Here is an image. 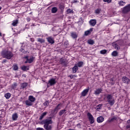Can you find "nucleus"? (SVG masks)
Returning <instances> with one entry per match:
<instances>
[{
	"label": "nucleus",
	"instance_id": "obj_1",
	"mask_svg": "<svg viewBox=\"0 0 130 130\" xmlns=\"http://www.w3.org/2000/svg\"><path fill=\"white\" fill-rule=\"evenodd\" d=\"M1 55L3 57L7 59H11V58L14 56V54H13V53L10 51H3L1 53Z\"/></svg>",
	"mask_w": 130,
	"mask_h": 130
},
{
	"label": "nucleus",
	"instance_id": "obj_2",
	"mask_svg": "<svg viewBox=\"0 0 130 130\" xmlns=\"http://www.w3.org/2000/svg\"><path fill=\"white\" fill-rule=\"evenodd\" d=\"M107 102L109 103L110 106H113L115 103V99L112 94H108L106 96Z\"/></svg>",
	"mask_w": 130,
	"mask_h": 130
},
{
	"label": "nucleus",
	"instance_id": "obj_3",
	"mask_svg": "<svg viewBox=\"0 0 130 130\" xmlns=\"http://www.w3.org/2000/svg\"><path fill=\"white\" fill-rule=\"evenodd\" d=\"M41 124H51L52 123V120L51 117H49L46 119L43 120L41 122Z\"/></svg>",
	"mask_w": 130,
	"mask_h": 130
},
{
	"label": "nucleus",
	"instance_id": "obj_4",
	"mask_svg": "<svg viewBox=\"0 0 130 130\" xmlns=\"http://www.w3.org/2000/svg\"><path fill=\"white\" fill-rule=\"evenodd\" d=\"M130 12V4L127 5V6L124 7L122 10V13L123 14H127Z\"/></svg>",
	"mask_w": 130,
	"mask_h": 130
},
{
	"label": "nucleus",
	"instance_id": "obj_5",
	"mask_svg": "<svg viewBox=\"0 0 130 130\" xmlns=\"http://www.w3.org/2000/svg\"><path fill=\"white\" fill-rule=\"evenodd\" d=\"M56 84V79L54 78H51L50 79L48 82V87L52 86H54Z\"/></svg>",
	"mask_w": 130,
	"mask_h": 130
},
{
	"label": "nucleus",
	"instance_id": "obj_6",
	"mask_svg": "<svg viewBox=\"0 0 130 130\" xmlns=\"http://www.w3.org/2000/svg\"><path fill=\"white\" fill-rule=\"evenodd\" d=\"M87 116L88 118V119L90 121V124H93L94 123V117H93V115L91 114L90 112H88L87 114Z\"/></svg>",
	"mask_w": 130,
	"mask_h": 130
},
{
	"label": "nucleus",
	"instance_id": "obj_7",
	"mask_svg": "<svg viewBox=\"0 0 130 130\" xmlns=\"http://www.w3.org/2000/svg\"><path fill=\"white\" fill-rule=\"evenodd\" d=\"M89 90H90V88L89 87H88L87 88L84 89L81 92V97H85V96H87V95L88 94V93Z\"/></svg>",
	"mask_w": 130,
	"mask_h": 130
},
{
	"label": "nucleus",
	"instance_id": "obj_8",
	"mask_svg": "<svg viewBox=\"0 0 130 130\" xmlns=\"http://www.w3.org/2000/svg\"><path fill=\"white\" fill-rule=\"evenodd\" d=\"M122 81L123 83H124V84H127H127H129L130 79H128V78H127L126 77H123L122 78Z\"/></svg>",
	"mask_w": 130,
	"mask_h": 130
},
{
	"label": "nucleus",
	"instance_id": "obj_9",
	"mask_svg": "<svg viewBox=\"0 0 130 130\" xmlns=\"http://www.w3.org/2000/svg\"><path fill=\"white\" fill-rule=\"evenodd\" d=\"M89 23L90 26H94L96 25L97 21H96V19H91L89 21Z\"/></svg>",
	"mask_w": 130,
	"mask_h": 130
},
{
	"label": "nucleus",
	"instance_id": "obj_10",
	"mask_svg": "<svg viewBox=\"0 0 130 130\" xmlns=\"http://www.w3.org/2000/svg\"><path fill=\"white\" fill-rule=\"evenodd\" d=\"M47 40L48 42H49V43H50L51 44H53V43H54V40L51 37H49L47 38Z\"/></svg>",
	"mask_w": 130,
	"mask_h": 130
},
{
	"label": "nucleus",
	"instance_id": "obj_11",
	"mask_svg": "<svg viewBox=\"0 0 130 130\" xmlns=\"http://www.w3.org/2000/svg\"><path fill=\"white\" fill-rule=\"evenodd\" d=\"M96 120L99 123H101V122H103V121H104V118L101 116L97 118Z\"/></svg>",
	"mask_w": 130,
	"mask_h": 130
},
{
	"label": "nucleus",
	"instance_id": "obj_12",
	"mask_svg": "<svg viewBox=\"0 0 130 130\" xmlns=\"http://www.w3.org/2000/svg\"><path fill=\"white\" fill-rule=\"evenodd\" d=\"M112 46H113L115 49H117V50H118V49H120V47H119V46H118L116 42L113 43Z\"/></svg>",
	"mask_w": 130,
	"mask_h": 130
},
{
	"label": "nucleus",
	"instance_id": "obj_13",
	"mask_svg": "<svg viewBox=\"0 0 130 130\" xmlns=\"http://www.w3.org/2000/svg\"><path fill=\"white\" fill-rule=\"evenodd\" d=\"M93 29H94V28H90L89 29L85 31L84 34H85V36H88V35H89V34H90L91 32L93 31Z\"/></svg>",
	"mask_w": 130,
	"mask_h": 130
},
{
	"label": "nucleus",
	"instance_id": "obj_14",
	"mask_svg": "<svg viewBox=\"0 0 130 130\" xmlns=\"http://www.w3.org/2000/svg\"><path fill=\"white\" fill-rule=\"evenodd\" d=\"M44 127L46 130H51L52 126L49 124H44Z\"/></svg>",
	"mask_w": 130,
	"mask_h": 130
},
{
	"label": "nucleus",
	"instance_id": "obj_15",
	"mask_svg": "<svg viewBox=\"0 0 130 130\" xmlns=\"http://www.w3.org/2000/svg\"><path fill=\"white\" fill-rule=\"evenodd\" d=\"M33 60H34V57H31L29 58H27L26 61H25V63H27V62H28V63H32V62H33Z\"/></svg>",
	"mask_w": 130,
	"mask_h": 130
},
{
	"label": "nucleus",
	"instance_id": "obj_16",
	"mask_svg": "<svg viewBox=\"0 0 130 130\" xmlns=\"http://www.w3.org/2000/svg\"><path fill=\"white\" fill-rule=\"evenodd\" d=\"M18 116L17 113H14L12 116V120L14 121L17 120V119H18Z\"/></svg>",
	"mask_w": 130,
	"mask_h": 130
},
{
	"label": "nucleus",
	"instance_id": "obj_17",
	"mask_svg": "<svg viewBox=\"0 0 130 130\" xmlns=\"http://www.w3.org/2000/svg\"><path fill=\"white\" fill-rule=\"evenodd\" d=\"M47 114V112H44V113H43L40 116L39 120H42V119L44 118L45 116H46Z\"/></svg>",
	"mask_w": 130,
	"mask_h": 130
},
{
	"label": "nucleus",
	"instance_id": "obj_18",
	"mask_svg": "<svg viewBox=\"0 0 130 130\" xmlns=\"http://www.w3.org/2000/svg\"><path fill=\"white\" fill-rule=\"evenodd\" d=\"M60 106H61V104H58L56 107L53 110L54 112H57V111H58V110L60 109Z\"/></svg>",
	"mask_w": 130,
	"mask_h": 130
},
{
	"label": "nucleus",
	"instance_id": "obj_19",
	"mask_svg": "<svg viewBox=\"0 0 130 130\" xmlns=\"http://www.w3.org/2000/svg\"><path fill=\"white\" fill-rule=\"evenodd\" d=\"M67 62V60L63 58H61L60 59V63L61 64H66V63Z\"/></svg>",
	"mask_w": 130,
	"mask_h": 130
},
{
	"label": "nucleus",
	"instance_id": "obj_20",
	"mask_svg": "<svg viewBox=\"0 0 130 130\" xmlns=\"http://www.w3.org/2000/svg\"><path fill=\"white\" fill-rule=\"evenodd\" d=\"M25 104L27 106H32L33 104L29 100L25 101Z\"/></svg>",
	"mask_w": 130,
	"mask_h": 130
},
{
	"label": "nucleus",
	"instance_id": "obj_21",
	"mask_svg": "<svg viewBox=\"0 0 130 130\" xmlns=\"http://www.w3.org/2000/svg\"><path fill=\"white\" fill-rule=\"evenodd\" d=\"M28 100L29 101H31V102L32 103V102H35L36 99H35V98H34V96L30 95L28 97Z\"/></svg>",
	"mask_w": 130,
	"mask_h": 130
},
{
	"label": "nucleus",
	"instance_id": "obj_22",
	"mask_svg": "<svg viewBox=\"0 0 130 130\" xmlns=\"http://www.w3.org/2000/svg\"><path fill=\"white\" fill-rule=\"evenodd\" d=\"M101 92H102V89H98L94 91V93L95 95H99Z\"/></svg>",
	"mask_w": 130,
	"mask_h": 130
},
{
	"label": "nucleus",
	"instance_id": "obj_23",
	"mask_svg": "<svg viewBox=\"0 0 130 130\" xmlns=\"http://www.w3.org/2000/svg\"><path fill=\"white\" fill-rule=\"evenodd\" d=\"M66 111H67L66 110H61L59 112L58 115L60 116H61L63 114H66Z\"/></svg>",
	"mask_w": 130,
	"mask_h": 130
},
{
	"label": "nucleus",
	"instance_id": "obj_24",
	"mask_svg": "<svg viewBox=\"0 0 130 130\" xmlns=\"http://www.w3.org/2000/svg\"><path fill=\"white\" fill-rule=\"evenodd\" d=\"M71 37L74 39L78 38V35L76 32H71Z\"/></svg>",
	"mask_w": 130,
	"mask_h": 130
},
{
	"label": "nucleus",
	"instance_id": "obj_25",
	"mask_svg": "<svg viewBox=\"0 0 130 130\" xmlns=\"http://www.w3.org/2000/svg\"><path fill=\"white\" fill-rule=\"evenodd\" d=\"M21 70L24 71H28L29 70V66H23L21 67Z\"/></svg>",
	"mask_w": 130,
	"mask_h": 130
},
{
	"label": "nucleus",
	"instance_id": "obj_26",
	"mask_svg": "<svg viewBox=\"0 0 130 130\" xmlns=\"http://www.w3.org/2000/svg\"><path fill=\"white\" fill-rule=\"evenodd\" d=\"M78 69H79V68H78V67L77 66H75L72 68V71H73L74 74L77 73V71H78Z\"/></svg>",
	"mask_w": 130,
	"mask_h": 130
},
{
	"label": "nucleus",
	"instance_id": "obj_27",
	"mask_svg": "<svg viewBox=\"0 0 130 130\" xmlns=\"http://www.w3.org/2000/svg\"><path fill=\"white\" fill-rule=\"evenodd\" d=\"M56 12H57V8L53 7L51 9V13H52V14H55Z\"/></svg>",
	"mask_w": 130,
	"mask_h": 130
},
{
	"label": "nucleus",
	"instance_id": "obj_28",
	"mask_svg": "<svg viewBox=\"0 0 130 130\" xmlns=\"http://www.w3.org/2000/svg\"><path fill=\"white\" fill-rule=\"evenodd\" d=\"M27 86H28V83H22V84L21 85V88L25 89V88H26V87H27Z\"/></svg>",
	"mask_w": 130,
	"mask_h": 130
},
{
	"label": "nucleus",
	"instance_id": "obj_29",
	"mask_svg": "<svg viewBox=\"0 0 130 130\" xmlns=\"http://www.w3.org/2000/svg\"><path fill=\"white\" fill-rule=\"evenodd\" d=\"M88 44H90V45H93L95 42H94V40H89L87 42Z\"/></svg>",
	"mask_w": 130,
	"mask_h": 130
},
{
	"label": "nucleus",
	"instance_id": "obj_30",
	"mask_svg": "<svg viewBox=\"0 0 130 130\" xmlns=\"http://www.w3.org/2000/svg\"><path fill=\"white\" fill-rule=\"evenodd\" d=\"M117 120V117L114 116L112 117L111 119L109 120V122H112V121H114V120Z\"/></svg>",
	"mask_w": 130,
	"mask_h": 130
},
{
	"label": "nucleus",
	"instance_id": "obj_31",
	"mask_svg": "<svg viewBox=\"0 0 130 130\" xmlns=\"http://www.w3.org/2000/svg\"><path fill=\"white\" fill-rule=\"evenodd\" d=\"M5 97L6 98V99H10L11 98V93H7L5 94Z\"/></svg>",
	"mask_w": 130,
	"mask_h": 130
},
{
	"label": "nucleus",
	"instance_id": "obj_32",
	"mask_svg": "<svg viewBox=\"0 0 130 130\" xmlns=\"http://www.w3.org/2000/svg\"><path fill=\"white\" fill-rule=\"evenodd\" d=\"M38 42H40L41 44L44 43V42H45V40H44L43 39H41V38H38Z\"/></svg>",
	"mask_w": 130,
	"mask_h": 130
},
{
	"label": "nucleus",
	"instance_id": "obj_33",
	"mask_svg": "<svg viewBox=\"0 0 130 130\" xmlns=\"http://www.w3.org/2000/svg\"><path fill=\"white\" fill-rule=\"evenodd\" d=\"M112 55L113 56H117V55H118V52H117V51H114L112 53Z\"/></svg>",
	"mask_w": 130,
	"mask_h": 130
},
{
	"label": "nucleus",
	"instance_id": "obj_34",
	"mask_svg": "<svg viewBox=\"0 0 130 130\" xmlns=\"http://www.w3.org/2000/svg\"><path fill=\"white\" fill-rule=\"evenodd\" d=\"M59 8L60 10H63L64 9V5H63V3H60L59 5Z\"/></svg>",
	"mask_w": 130,
	"mask_h": 130
},
{
	"label": "nucleus",
	"instance_id": "obj_35",
	"mask_svg": "<svg viewBox=\"0 0 130 130\" xmlns=\"http://www.w3.org/2000/svg\"><path fill=\"white\" fill-rule=\"evenodd\" d=\"M100 12H101V9H98L95 10V13L96 15H99V14H100Z\"/></svg>",
	"mask_w": 130,
	"mask_h": 130
},
{
	"label": "nucleus",
	"instance_id": "obj_36",
	"mask_svg": "<svg viewBox=\"0 0 130 130\" xmlns=\"http://www.w3.org/2000/svg\"><path fill=\"white\" fill-rule=\"evenodd\" d=\"M118 4L119 5V6H124V5H125V2L122 1H120L119 2Z\"/></svg>",
	"mask_w": 130,
	"mask_h": 130
},
{
	"label": "nucleus",
	"instance_id": "obj_37",
	"mask_svg": "<svg viewBox=\"0 0 130 130\" xmlns=\"http://www.w3.org/2000/svg\"><path fill=\"white\" fill-rule=\"evenodd\" d=\"M17 24H18V20H14L13 21V23H12V26H17Z\"/></svg>",
	"mask_w": 130,
	"mask_h": 130
},
{
	"label": "nucleus",
	"instance_id": "obj_38",
	"mask_svg": "<svg viewBox=\"0 0 130 130\" xmlns=\"http://www.w3.org/2000/svg\"><path fill=\"white\" fill-rule=\"evenodd\" d=\"M107 52V50H102L100 51V53L101 54H105V53H106Z\"/></svg>",
	"mask_w": 130,
	"mask_h": 130
},
{
	"label": "nucleus",
	"instance_id": "obj_39",
	"mask_svg": "<svg viewBox=\"0 0 130 130\" xmlns=\"http://www.w3.org/2000/svg\"><path fill=\"white\" fill-rule=\"evenodd\" d=\"M17 86H18V84L17 83H14L13 84H12V89H16Z\"/></svg>",
	"mask_w": 130,
	"mask_h": 130
},
{
	"label": "nucleus",
	"instance_id": "obj_40",
	"mask_svg": "<svg viewBox=\"0 0 130 130\" xmlns=\"http://www.w3.org/2000/svg\"><path fill=\"white\" fill-rule=\"evenodd\" d=\"M44 106H48L49 105V101H46L44 103Z\"/></svg>",
	"mask_w": 130,
	"mask_h": 130
},
{
	"label": "nucleus",
	"instance_id": "obj_41",
	"mask_svg": "<svg viewBox=\"0 0 130 130\" xmlns=\"http://www.w3.org/2000/svg\"><path fill=\"white\" fill-rule=\"evenodd\" d=\"M67 14H72V13H74V11L71 9H68L67 11Z\"/></svg>",
	"mask_w": 130,
	"mask_h": 130
},
{
	"label": "nucleus",
	"instance_id": "obj_42",
	"mask_svg": "<svg viewBox=\"0 0 130 130\" xmlns=\"http://www.w3.org/2000/svg\"><path fill=\"white\" fill-rule=\"evenodd\" d=\"M83 64L84 62L83 61H80L78 64H75V66H83Z\"/></svg>",
	"mask_w": 130,
	"mask_h": 130
},
{
	"label": "nucleus",
	"instance_id": "obj_43",
	"mask_svg": "<svg viewBox=\"0 0 130 130\" xmlns=\"http://www.w3.org/2000/svg\"><path fill=\"white\" fill-rule=\"evenodd\" d=\"M102 105H101V104L98 105L96 106V107H97L96 109H97V110H98V109H101V107H102Z\"/></svg>",
	"mask_w": 130,
	"mask_h": 130
},
{
	"label": "nucleus",
	"instance_id": "obj_44",
	"mask_svg": "<svg viewBox=\"0 0 130 130\" xmlns=\"http://www.w3.org/2000/svg\"><path fill=\"white\" fill-rule=\"evenodd\" d=\"M19 69L18 67V66H14L13 67L14 71H17V70Z\"/></svg>",
	"mask_w": 130,
	"mask_h": 130
},
{
	"label": "nucleus",
	"instance_id": "obj_45",
	"mask_svg": "<svg viewBox=\"0 0 130 130\" xmlns=\"http://www.w3.org/2000/svg\"><path fill=\"white\" fill-rule=\"evenodd\" d=\"M112 0H103V2L105 3H108V4H110V3H111V1Z\"/></svg>",
	"mask_w": 130,
	"mask_h": 130
},
{
	"label": "nucleus",
	"instance_id": "obj_46",
	"mask_svg": "<svg viewBox=\"0 0 130 130\" xmlns=\"http://www.w3.org/2000/svg\"><path fill=\"white\" fill-rule=\"evenodd\" d=\"M77 127H79V128H81L82 127L81 126V124L80 123H78L77 125Z\"/></svg>",
	"mask_w": 130,
	"mask_h": 130
},
{
	"label": "nucleus",
	"instance_id": "obj_47",
	"mask_svg": "<svg viewBox=\"0 0 130 130\" xmlns=\"http://www.w3.org/2000/svg\"><path fill=\"white\" fill-rule=\"evenodd\" d=\"M20 51L24 53V52H25V49H24L23 48H21Z\"/></svg>",
	"mask_w": 130,
	"mask_h": 130
},
{
	"label": "nucleus",
	"instance_id": "obj_48",
	"mask_svg": "<svg viewBox=\"0 0 130 130\" xmlns=\"http://www.w3.org/2000/svg\"><path fill=\"white\" fill-rule=\"evenodd\" d=\"M30 41H31V42H34V41H35V40L34 39V38H31L30 39Z\"/></svg>",
	"mask_w": 130,
	"mask_h": 130
},
{
	"label": "nucleus",
	"instance_id": "obj_49",
	"mask_svg": "<svg viewBox=\"0 0 130 130\" xmlns=\"http://www.w3.org/2000/svg\"><path fill=\"white\" fill-rule=\"evenodd\" d=\"M74 76H75V75H70V76H69V77H70V78H71V79H73Z\"/></svg>",
	"mask_w": 130,
	"mask_h": 130
},
{
	"label": "nucleus",
	"instance_id": "obj_50",
	"mask_svg": "<svg viewBox=\"0 0 130 130\" xmlns=\"http://www.w3.org/2000/svg\"><path fill=\"white\" fill-rule=\"evenodd\" d=\"M126 128H130V125L129 124H128L126 126Z\"/></svg>",
	"mask_w": 130,
	"mask_h": 130
},
{
	"label": "nucleus",
	"instance_id": "obj_51",
	"mask_svg": "<svg viewBox=\"0 0 130 130\" xmlns=\"http://www.w3.org/2000/svg\"><path fill=\"white\" fill-rule=\"evenodd\" d=\"M5 62H7V60H6V59H4V60H3V61H2V63H5Z\"/></svg>",
	"mask_w": 130,
	"mask_h": 130
},
{
	"label": "nucleus",
	"instance_id": "obj_52",
	"mask_svg": "<svg viewBox=\"0 0 130 130\" xmlns=\"http://www.w3.org/2000/svg\"><path fill=\"white\" fill-rule=\"evenodd\" d=\"M43 128H40V127H38V128H37V130H42Z\"/></svg>",
	"mask_w": 130,
	"mask_h": 130
},
{
	"label": "nucleus",
	"instance_id": "obj_53",
	"mask_svg": "<svg viewBox=\"0 0 130 130\" xmlns=\"http://www.w3.org/2000/svg\"><path fill=\"white\" fill-rule=\"evenodd\" d=\"M30 20H31L29 18H27V22H30Z\"/></svg>",
	"mask_w": 130,
	"mask_h": 130
},
{
	"label": "nucleus",
	"instance_id": "obj_54",
	"mask_svg": "<svg viewBox=\"0 0 130 130\" xmlns=\"http://www.w3.org/2000/svg\"><path fill=\"white\" fill-rule=\"evenodd\" d=\"M129 123H130V119H129V120H128L127 121V123L128 124H129Z\"/></svg>",
	"mask_w": 130,
	"mask_h": 130
},
{
	"label": "nucleus",
	"instance_id": "obj_55",
	"mask_svg": "<svg viewBox=\"0 0 130 130\" xmlns=\"http://www.w3.org/2000/svg\"><path fill=\"white\" fill-rule=\"evenodd\" d=\"M78 2V1H77V0H74L73 1V3H77Z\"/></svg>",
	"mask_w": 130,
	"mask_h": 130
},
{
	"label": "nucleus",
	"instance_id": "obj_56",
	"mask_svg": "<svg viewBox=\"0 0 130 130\" xmlns=\"http://www.w3.org/2000/svg\"><path fill=\"white\" fill-rule=\"evenodd\" d=\"M80 20H81V21H83V18H82V17H81V18H80Z\"/></svg>",
	"mask_w": 130,
	"mask_h": 130
},
{
	"label": "nucleus",
	"instance_id": "obj_57",
	"mask_svg": "<svg viewBox=\"0 0 130 130\" xmlns=\"http://www.w3.org/2000/svg\"><path fill=\"white\" fill-rule=\"evenodd\" d=\"M110 81H113V79H110Z\"/></svg>",
	"mask_w": 130,
	"mask_h": 130
},
{
	"label": "nucleus",
	"instance_id": "obj_58",
	"mask_svg": "<svg viewBox=\"0 0 130 130\" xmlns=\"http://www.w3.org/2000/svg\"><path fill=\"white\" fill-rule=\"evenodd\" d=\"M0 36H2V33L0 32Z\"/></svg>",
	"mask_w": 130,
	"mask_h": 130
},
{
	"label": "nucleus",
	"instance_id": "obj_59",
	"mask_svg": "<svg viewBox=\"0 0 130 130\" xmlns=\"http://www.w3.org/2000/svg\"><path fill=\"white\" fill-rule=\"evenodd\" d=\"M78 67H79V68H81V67H82L81 66H78Z\"/></svg>",
	"mask_w": 130,
	"mask_h": 130
},
{
	"label": "nucleus",
	"instance_id": "obj_60",
	"mask_svg": "<svg viewBox=\"0 0 130 130\" xmlns=\"http://www.w3.org/2000/svg\"><path fill=\"white\" fill-rule=\"evenodd\" d=\"M1 10H2V7H0V11H1Z\"/></svg>",
	"mask_w": 130,
	"mask_h": 130
},
{
	"label": "nucleus",
	"instance_id": "obj_61",
	"mask_svg": "<svg viewBox=\"0 0 130 130\" xmlns=\"http://www.w3.org/2000/svg\"><path fill=\"white\" fill-rule=\"evenodd\" d=\"M32 26H35V25L33 24Z\"/></svg>",
	"mask_w": 130,
	"mask_h": 130
},
{
	"label": "nucleus",
	"instance_id": "obj_62",
	"mask_svg": "<svg viewBox=\"0 0 130 130\" xmlns=\"http://www.w3.org/2000/svg\"><path fill=\"white\" fill-rule=\"evenodd\" d=\"M42 130H44V129L43 128Z\"/></svg>",
	"mask_w": 130,
	"mask_h": 130
}]
</instances>
